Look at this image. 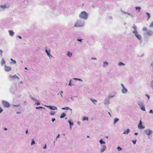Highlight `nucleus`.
I'll list each match as a JSON object with an SVG mask.
<instances>
[{
  "mask_svg": "<svg viewBox=\"0 0 153 153\" xmlns=\"http://www.w3.org/2000/svg\"><path fill=\"white\" fill-rule=\"evenodd\" d=\"M82 120L83 121L84 120H88V118L86 117H83Z\"/></svg>",
  "mask_w": 153,
  "mask_h": 153,
  "instance_id": "nucleus-31",
  "label": "nucleus"
},
{
  "mask_svg": "<svg viewBox=\"0 0 153 153\" xmlns=\"http://www.w3.org/2000/svg\"><path fill=\"white\" fill-rule=\"evenodd\" d=\"M146 15L148 17V19H147V20H148L149 19H150V14L148 12H146Z\"/></svg>",
  "mask_w": 153,
  "mask_h": 153,
  "instance_id": "nucleus-22",
  "label": "nucleus"
},
{
  "mask_svg": "<svg viewBox=\"0 0 153 153\" xmlns=\"http://www.w3.org/2000/svg\"><path fill=\"white\" fill-rule=\"evenodd\" d=\"M68 123L70 125V128H71V126H72L74 125V123L73 122H71L70 120L68 121Z\"/></svg>",
  "mask_w": 153,
  "mask_h": 153,
  "instance_id": "nucleus-25",
  "label": "nucleus"
},
{
  "mask_svg": "<svg viewBox=\"0 0 153 153\" xmlns=\"http://www.w3.org/2000/svg\"><path fill=\"white\" fill-rule=\"evenodd\" d=\"M69 85L70 86H72L73 85L71 84V82H69Z\"/></svg>",
  "mask_w": 153,
  "mask_h": 153,
  "instance_id": "nucleus-49",
  "label": "nucleus"
},
{
  "mask_svg": "<svg viewBox=\"0 0 153 153\" xmlns=\"http://www.w3.org/2000/svg\"><path fill=\"white\" fill-rule=\"evenodd\" d=\"M77 124L78 125H80V122H77Z\"/></svg>",
  "mask_w": 153,
  "mask_h": 153,
  "instance_id": "nucleus-60",
  "label": "nucleus"
},
{
  "mask_svg": "<svg viewBox=\"0 0 153 153\" xmlns=\"http://www.w3.org/2000/svg\"><path fill=\"white\" fill-rule=\"evenodd\" d=\"M118 65L119 66H124L125 65V64L122 62H120L118 63Z\"/></svg>",
  "mask_w": 153,
  "mask_h": 153,
  "instance_id": "nucleus-26",
  "label": "nucleus"
},
{
  "mask_svg": "<svg viewBox=\"0 0 153 153\" xmlns=\"http://www.w3.org/2000/svg\"><path fill=\"white\" fill-rule=\"evenodd\" d=\"M4 130L5 131H6L7 130V128H4Z\"/></svg>",
  "mask_w": 153,
  "mask_h": 153,
  "instance_id": "nucleus-63",
  "label": "nucleus"
},
{
  "mask_svg": "<svg viewBox=\"0 0 153 153\" xmlns=\"http://www.w3.org/2000/svg\"><path fill=\"white\" fill-rule=\"evenodd\" d=\"M122 12L123 13V14H126L127 12H126L123 11H122Z\"/></svg>",
  "mask_w": 153,
  "mask_h": 153,
  "instance_id": "nucleus-56",
  "label": "nucleus"
},
{
  "mask_svg": "<svg viewBox=\"0 0 153 153\" xmlns=\"http://www.w3.org/2000/svg\"><path fill=\"white\" fill-rule=\"evenodd\" d=\"M119 120V119L118 118H115L114 122V123L115 124Z\"/></svg>",
  "mask_w": 153,
  "mask_h": 153,
  "instance_id": "nucleus-29",
  "label": "nucleus"
},
{
  "mask_svg": "<svg viewBox=\"0 0 153 153\" xmlns=\"http://www.w3.org/2000/svg\"><path fill=\"white\" fill-rule=\"evenodd\" d=\"M17 37H18V38H19L20 39H22V37H21L20 36H17Z\"/></svg>",
  "mask_w": 153,
  "mask_h": 153,
  "instance_id": "nucleus-58",
  "label": "nucleus"
},
{
  "mask_svg": "<svg viewBox=\"0 0 153 153\" xmlns=\"http://www.w3.org/2000/svg\"><path fill=\"white\" fill-rule=\"evenodd\" d=\"M11 68L10 67L7 66L6 65H5L4 69L6 71H9L11 70Z\"/></svg>",
  "mask_w": 153,
  "mask_h": 153,
  "instance_id": "nucleus-12",
  "label": "nucleus"
},
{
  "mask_svg": "<svg viewBox=\"0 0 153 153\" xmlns=\"http://www.w3.org/2000/svg\"><path fill=\"white\" fill-rule=\"evenodd\" d=\"M10 60L12 61L14 64H16V61L15 60H13V59H10Z\"/></svg>",
  "mask_w": 153,
  "mask_h": 153,
  "instance_id": "nucleus-41",
  "label": "nucleus"
},
{
  "mask_svg": "<svg viewBox=\"0 0 153 153\" xmlns=\"http://www.w3.org/2000/svg\"><path fill=\"white\" fill-rule=\"evenodd\" d=\"M67 55L68 56L71 58L72 56V53L68 51L67 53Z\"/></svg>",
  "mask_w": 153,
  "mask_h": 153,
  "instance_id": "nucleus-17",
  "label": "nucleus"
},
{
  "mask_svg": "<svg viewBox=\"0 0 153 153\" xmlns=\"http://www.w3.org/2000/svg\"><path fill=\"white\" fill-rule=\"evenodd\" d=\"M3 53V51L1 50H0V55L1 56H2V53Z\"/></svg>",
  "mask_w": 153,
  "mask_h": 153,
  "instance_id": "nucleus-44",
  "label": "nucleus"
},
{
  "mask_svg": "<svg viewBox=\"0 0 153 153\" xmlns=\"http://www.w3.org/2000/svg\"><path fill=\"white\" fill-rule=\"evenodd\" d=\"M142 30L143 31H147V28L146 27H144L143 28Z\"/></svg>",
  "mask_w": 153,
  "mask_h": 153,
  "instance_id": "nucleus-37",
  "label": "nucleus"
},
{
  "mask_svg": "<svg viewBox=\"0 0 153 153\" xmlns=\"http://www.w3.org/2000/svg\"><path fill=\"white\" fill-rule=\"evenodd\" d=\"M130 16L132 18L134 17V15L133 14H131Z\"/></svg>",
  "mask_w": 153,
  "mask_h": 153,
  "instance_id": "nucleus-46",
  "label": "nucleus"
},
{
  "mask_svg": "<svg viewBox=\"0 0 153 153\" xmlns=\"http://www.w3.org/2000/svg\"><path fill=\"white\" fill-rule=\"evenodd\" d=\"M151 66L153 68V62L151 63Z\"/></svg>",
  "mask_w": 153,
  "mask_h": 153,
  "instance_id": "nucleus-59",
  "label": "nucleus"
},
{
  "mask_svg": "<svg viewBox=\"0 0 153 153\" xmlns=\"http://www.w3.org/2000/svg\"><path fill=\"white\" fill-rule=\"evenodd\" d=\"M135 8L138 10H139V12L140 11V10L141 9V7H135Z\"/></svg>",
  "mask_w": 153,
  "mask_h": 153,
  "instance_id": "nucleus-33",
  "label": "nucleus"
},
{
  "mask_svg": "<svg viewBox=\"0 0 153 153\" xmlns=\"http://www.w3.org/2000/svg\"><path fill=\"white\" fill-rule=\"evenodd\" d=\"M35 103L37 105H40V103L39 102H38V101H37H37H35Z\"/></svg>",
  "mask_w": 153,
  "mask_h": 153,
  "instance_id": "nucleus-45",
  "label": "nucleus"
},
{
  "mask_svg": "<svg viewBox=\"0 0 153 153\" xmlns=\"http://www.w3.org/2000/svg\"><path fill=\"white\" fill-rule=\"evenodd\" d=\"M79 17L81 19L86 20L88 19V15L85 11H82L80 14Z\"/></svg>",
  "mask_w": 153,
  "mask_h": 153,
  "instance_id": "nucleus-1",
  "label": "nucleus"
},
{
  "mask_svg": "<svg viewBox=\"0 0 153 153\" xmlns=\"http://www.w3.org/2000/svg\"><path fill=\"white\" fill-rule=\"evenodd\" d=\"M130 131V130L129 129H127L126 130L124 131L123 132V134H128Z\"/></svg>",
  "mask_w": 153,
  "mask_h": 153,
  "instance_id": "nucleus-20",
  "label": "nucleus"
},
{
  "mask_svg": "<svg viewBox=\"0 0 153 153\" xmlns=\"http://www.w3.org/2000/svg\"><path fill=\"white\" fill-rule=\"evenodd\" d=\"M91 59H92V60H97V58H95V57H92L91 58Z\"/></svg>",
  "mask_w": 153,
  "mask_h": 153,
  "instance_id": "nucleus-50",
  "label": "nucleus"
},
{
  "mask_svg": "<svg viewBox=\"0 0 153 153\" xmlns=\"http://www.w3.org/2000/svg\"><path fill=\"white\" fill-rule=\"evenodd\" d=\"M45 52L47 53L48 56L49 57H53L50 54V50H49V51H48L47 50H45Z\"/></svg>",
  "mask_w": 153,
  "mask_h": 153,
  "instance_id": "nucleus-15",
  "label": "nucleus"
},
{
  "mask_svg": "<svg viewBox=\"0 0 153 153\" xmlns=\"http://www.w3.org/2000/svg\"><path fill=\"white\" fill-rule=\"evenodd\" d=\"M146 95L147 96V97H148V99H149V95H148L147 94H146Z\"/></svg>",
  "mask_w": 153,
  "mask_h": 153,
  "instance_id": "nucleus-61",
  "label": "nucleus"
},
{
  "mask_svg": "<svg viewBox=\"0 0 153 153\" xmlns=\"http://www.w3.org/2000/svg\"><path fill=\"white\" fill-rule=\"evenodd\" d=\"M55 112L53 111H51L50 112V114L51 115H53L55 114Z\"/></svg>",
  "mask_w": 153,
  "mask_h": 153,
  "instance_id": "nucleus-32",
  "label": "nucleus"
},
{
  "mask_svg": "<svg viewBox=\"0 0 153 153\" xmlns=\"http://www.w3.org/2000/svg\"><path fill=\"white\" fill-rule=\"evenodd\" d=\"M153 27V22H152L149 25V27Z\"/></svg>",
  "mask_w": 153,
  "mask_h": 153,
  "instance_id": "nucleus-43",
  "label": "nucleus"
},
{
  "mask_svg": "<svg viewBox=\"0 0 153 153\" xmlns=\"http://www.w3.org/2000/svg\"><path fill=\"white\" fill-rule=\"evenodd\" d=\"M63 93V92L62 91H61L60 92V95L61 96V97L62 98L63 97V95L62 94Z\"/></svg>",
  "mask_w": 153,
  "mask_h": 153,
  "instance_id": "nucleus-48",
  "label": "nucleus"
},
{
  "mask_svg": "<svg viewBox=\"0 0 153 153\" xmlns=\"http://www.w3.org/2000/svg\"><path fill=\"white\" fill-rule=\"evenodd\" d=\"M47 148V146H46V145L45 144V146H44V147H43V148L45 149H46Z\"/></svg>",
  "mask_w": 153,
  "mask_h": 153,
  "instance_id": "nucleus-55",
  "label": "nucleus"
},
{
  "mask_svg": "<svg viewBox=\"0 0 153 153\" xmlns=\"http://www.w3.org/2000/svg\"><path fill=\"white\" fill-rule=\"evenodd\" d=\"M149 112L150 113L153 114V111H152V110H150Z\"/></svg>",
  "mask_w": 153,
  "mask_h": 153,
  "instance_id": "nucleus-51",
  "label": "nucleus"
},
{
  "mask_svg": "<svg viewBox=\"0 0 153 153\" xmlns=\"http://www.w3.org/2000/svg\"><path fill=\"white\" fill-rule=\"evenodd\" d=\"M32 141L31 143V145H33V144H35V141H34V140L33 139L32 140Z\"/></svg>",
  "mask_w": 153,
  "mask_h": 153,
  "instance_id": "nucleus-40",
  "label": "nucleus"
},
{
  "mask_svg": "<svg viewBox=\"0 0 153 153\" xmlns=\"http://www.w3.org/2000/svg\"><path fill=\"white\" fill-rule=\"evenodd\" d=\"M5 63V60L3 59H2L1 60V64L2 65H3V64Z\"/></svg>",
  "mask_w": 153,
  "mask_h": 153,
  "instance_id": "nucleus-27",
  "label": "nucleus"
},
{
  "mask_svg": "<svg viewBox=\"0 0 153 153\" xmlns=\"http://www.w3.org/2000/svg\"><path fill=\"white\" fill-rule=\"evenodd\" d=\"M100 143L101 144H105V142L103 141L102 140H101L99 141Z\"/></svg>",
  "mask_w": 153,
  "mask_h": 153,
  "instance_id": "nucleus-30",
  "label": "nucleus"
},
{
  "mask_svg": "<svg viewBox=\"0 0 153 153\" xmlns=\"http://www.w3.org/2000/svg\"><path fill=\"white\" fill-rule=\"evenodd\" d=\"M144 34L147 36H151L153 34V32L151 30H148Z\"/></svg>",
  "mask_w": 153,
  "mask_h": 153,
  "instance_id": "nucleus-9",
  "label": "nucleus"
},
{
  "mask_svg": "<svg viewBox=\"0 0 153 153\" xmlns=\"http://www.w3.org/2000/svg\"><path fill=\"white\" fill-rule=\"evenodd\" d=\"M8 7L6 5H1L0 6V11L4 10L5 9Z\"/></svg>",
  "mask_w": 153,
  "mask_h": 153,
  "instance_id": "nucleus-6",
  "label": "nucleus"
},
{
  "mask_svg": "<svg viewBox=\"0 0 153 153\" xmlns=\"http://www.w3.org/2000/svg\"><path fill=\"white\" fill-rule=\"evenodd\" d=\"M144 132L145 133L148 137H149V135L152 133L153 131L149 129H147L144 130Z\"/></svg>",
  "mask_w": 153,
  "mask_h": 153,
  "instance_id": "nucleus-5",
  "label": "nucleus"
},
{
  "mask_svg": "<svg viewBox=\"0 0 153 153\" xmlns=\"http://www.w3.org/2000/svg\"><path fill=\"white\" fill-rule=\"evenodd\" d=\"M82 39H77V40L78 41H79V42H82Z\"/></svg>",
  "mask_w": 153,
  "mask_h": 153,
  "instance_id": "nucleus-54",
  "label": "nucleus"
},
{
  "mask_svg": "<svg viewBox=\"0 0 153 153\" xmlns=\"http://www.w3.org/2000/svg\"><path fill=\"white\" fill-rule=\"evenodd\" d=\"M85 23L82 22L80 20H78L75 23L74 26L75 27H81L84 26Z\"/></svg>",
  "mask_w": 153,
  "mask_h": 153,
  "instance_id": "nucleus-2",
  "label": "nucleus"
},
{
  "mask_svg": "<svg viewBox=\"0 0 153 153\" xmlns=\"http://www.w3.org/2000/svg\"><path fill=\"white\" fill-rule=\"evenodd\" d=\"M138 127L139 128L141 129H143L145 128V127L142 125V122L141 120L140 121V123L138 126Z\"/></svg>",
  "mask_w": 153,
  "mask_h": 153,
  "instance_id": "nucleus-13",
  "label": "nucleus"
},
{
  "mask_svg": "<svg viewBox=\"0 0 153 153\" xmlns=\"http://www.w3.org/2000/svg\"><path fill=\"white\" fill-rule=\"evenodd\" d=\"M31 99L33 101H37V100L35 99L34 98H33V97L31 96L30 97Z\"/></svg>",
  "mask_w": 153,
  "mask_h": 153,
  "instance_id": "nucleus-34",
  "label": "nucleus"
},
{
  "mask_svg": "<svg viewBox=\"0 0 153 153\" xmlns=\"http://www.w3.org/2000/svg\"><path fill=\"white\" fill-rule=\"evenodd\" d=\"M132 33L139 41H141V36L137 31L135 32H132Z\"/></svg>",
  "mask_w": 153,
  "mask_h": 153,
  "instance_id": "nucleus-3",
  "label": "nucleus"
},
{
  "mask_svg": "<svg viewBox=\"0 0 153 153\" xmlns=\"http://www.w3.org/2000/svg\"><path fill=\"white\" fill-rule=\"evenodd\" d=\"M108 63L106 61H104L103 62V64L102 65V66L104 68L105 67L108 66Z\"/></svg>",
  "mask_w": 153,
  "mask_h": 153,
  "instance_id": "nucleus-19",
  "label": "nucleus"
},
{
  "mask_svg": "<svg viewBox=\"0 0 153 153\" xmlns=\"http://www.w3.org/2000/svg\"><path fill=\"white\" fill-rule=\"evenodd\" d=\"M36 109H40V108H44V109H45V108H43L42 107H41V106L39 107H36Z\"/></svg>",
  "mask_w": 153,
  "mask_h": 153,
  "instance_id": "nucleus-42",
  "label": "nucleus"
},
{
  "mask_svg": "<svg viewBox=\"0 0 153 153\" xmlns=\"http://www.w3.org/2000/svg\"><path fill=\"white\" fill-rule=\"evenodd\" d=\"M59 134L58 135H57V137H56V140H57V138H59Z\"/></svg>",
  "mask_w": 153,
  "mask_h": 153,
  "instance_id": "nucleus-57",
  "label": "nucleus"
},
{
  "mask_svg": "<svg viewBox=\"0 0 153 153\" xmlns=\"http://www.w3.org/2000/svg\"><path fill=\"white\" fill-rule=\"evenodd\" d=\"M132 28L134 29V30L132 32H135L137 31V27L135 25H134L132 26Z\"/></svg>",
  "mask_w": 153,
  "mask_h": 153,
  "instance_id": "nucleus-21",
  "label": "nucleus"
},
{
  "mask_svg": "<svg viewBox=\"0 0 153 153\" xmlns=\"http://www.w3.org/2000/svg\"><path fill=\"white\" fill-rule=\"evenodd\" d=\"M121 85L122 87V93L123 94L126 93L128 91L127 89L125 87L123 84H121Z\"/></svg>",
  "mask_w": 153,
  "mask_h": 153,
  "instance_id": "nucleus-7",
  "label": "nucleus"
},
{
  "mask_svg": "<svg viewBox=\"0 0 153 153\" xmlns=\"http://www.w3.org/2000/svg\"><path fill=\"white\" fill-rule=\"evenodd\" d=\"M106 147L105 145H103L101 149V153L104 152L106 149Z\"/></svg>",
  "mask_w": 153,
  "mask_h": 153,
  "instance_id": "nucleus-14",
  "label": "nucleus"
},
{
  "mask_svg": "<svg viewBox=\"0 0 153 153\" xmlns=\"http://www.w3.org/2000/svg\"><path fill=\"white\" fill-rule=\"evenodd\" d=\"M114 96H115L114 95H109L108 97V99H110V98H113V97H114Z\"/></svg>",
  "mask_w": 153,
  "mask_h": 153,
  "instance_id": "nucleus-36",
  "label": "nucleus"
},
{
  "mask_svg": "<svg viewBox=\"0 0 153 153\" xmlns=\"http://www.w3.org/2000/svg\"><path fill=\"white\" fill-rule=\"evenodd\" d=\"M10 78H16L18 79H19V78L17 76V75L16 74H15L13 76H12L11 75H10Z\"/></svg>",
  "mask_w": 153,
  "mask_h": 153,
  "instance_id": "nucleus-16",
  "label": "nucleus"
},
{
  "mask_svg": "<svg viewBox=\"0 0 153 153\" xmlns=\"http://www.w3.org/2000/svg\"><path fill=\"white\" fill-rule=\"evenodd\" d=\"M46 107L49 108L50 109L53 110H57V108L56 107L54 106L45 105Z\"/></svg>",
  "mask_w": 153,
  "mask_h": 153,
  "instance_id": "nucleus-10",
  "label": "nucleus"
},
{
  "mask_svg": "<svg viewBox=\"0 0 153 153\" xmlns=\"http://www.w3.org/2000/svg\"><path fill=\"white\" fill-rule=\"evenodd\" d=\"M2 103L5 107L7 108L9 107L10 104L8 102L4 100H3L2 101Z\"/></svg>",
  "mask_w": 153,
  "mask_h": 153,
  "instance_id": "nucleus-8",
  "label": "nucleus"
},
{
  "mask_svg": "<svg viewBox=\"0 0 153 153\" xmlns=\"http://www.w3.org/2000/svg\"><path fill=\"white\" fill-rule=\"evenodd\" d=\"M73 79L75 80H78V81H80V82H82V80L80 79H78V78H74Z\"/></svg>",
  "mask_w": 153,
  "mask_h": 153,
  "instance_id": "nucleus-28",
  "label": "nucleus"
},
{
  "mask_svg": "<svg viewBox=\"0 0 153 153\" xmlns=\"http://www.w3.org/2000/svg\"><path fill=\"white\" fill-rule=\"evenodd\" d=\"M19 105H20V104H18L17 105H13V106L14 107H18V106H19Z\"/></svg>",
  "mask_w": 153,
  "mask_h": 153,
  "instance_id": "nucleus-52",
  "label": "nucleus"
},
{
  "mask_svg": "<svg viewBox=\"0 0 153 153\" xmlns=\"http://www.w3.org/2000/svg\"><path fill=\"white\" fill-rule=\"evenodd\" d=\"M8 32H9V34H10V35L11 36H13L14 34V33L12 30H9L8 31Z\"/></svg>",
  "mask_w": 153,
  "mask_h": 153,
  "instance_id": "nucleus-18",
  "label": "nucleus"
},
{
  "mask_svg": "<svg viewBox=\"0 0 153 153\" xmlns=\"http://www.w3.org/2000/svg\"><path fill=\"white\" fill-rule=\"evenodd\" d=\"M126 14H127L128 15H129V16H130L131 14H130V13H127Z\"/></svg>",
  "mask_w": 153,
  "mask_h": 153,
  "instance_id": "nucleus-64",
  "label": "nucleus"
},
{
  "mask_svg": "<svg viewBox=\"0 0 153 153\" xmlns=\"http://www.w3.org/2000/svg\"><path fill=\"white\" fill-rule=\"evenodd\" d=\"M150 86L152 89L153 90V82H151L150 84Z\"/></svg>",
  "mask_w": 153,
  "mask_h": 153,
  "instance_id": "nucleus-38",
  "label": "nucleus"
},
{
  "mask_svg": "<svg viewBox=\"0 0 153 153\" xmlns=\"http://www.w3.org/2000/svg\"><path fill=\"white\" fill-rule=\"evenodd\" d=\"M90 100L92 101L94 103V104H95V102H97V100H92V99H90Z\"/></svg>",
  "mask_w": 153,
  "mask_h": 153,
  "instance_id": "nucleus-35",
  "label": "nucleus"
},
{
  "mask_svg": "<svg viewBox=\"0 0 153 153\" xmlns=\"http://www.w3.org/2000/svg\"><path fill=\"white\" fill-rule=\"evenodd\" d=\"M55 118H53L52 119V122H54L55 120Z\"/></svg>",
  "mask_w": 153,
  "mask_h": 153,
  "instance_id": "nucleus-53",
  "label": "nucleus"
},
{
  "mask_svg": "<svg viewBox=\"0 0 153 153\" xmlns=\"http://www.w3.org/2000/svg\"><path fill=\"white\" fill-rule=\"evenodd\" d=\"M65 115H66L65 114V113H63L61 115V116H60V118H63L65 117Z\"/></svg>",
  "mask_w": 153,
  "mask_h": 153,
  "instance_id": "nucleus-24",
  "label": "nucleus"
},
{
  "mask_svg": "<svg viewBox=\"0 0 153 153\" xmlns=\"http://www.w3.org/2000/svg\"><path fill=\"white\" fill-rule=\"evenodd\" d=\"M138 134V133H137V132H136L134 133V134L135 135H137Z\"/></svg>",
  "mask_w": 153,
  "mask_h": 153,
  "instance_id": "nucleus-62",
  "label": "nucleus"
},
{
  "mask_svg": "<svg viewBox=\"0 0 153 153\" xmlns=\"http://www.w3.org/2000/svg\"><path fill=\"white\" fill-rule=\"evenodd\" d=\"M136 141H137L136 140H134V141H132V143L134 145H135L136 144Z\"/></svg>",
  "mask_w": 153,
  "mask_h": 153,
  "instance_id": "nucleus-47",
  "label": "nucleus"
},
{
  "mask_svg": "<svg viewBox=\"0 0 153 153\" xmlns=\"http://www.w3.org/2000/svg\"><path fill=\"white\" fill-rule=\"evenodd\" d=\"M104 104L106 105L110 104V102L109 99H105L104 101Z\"/></svg>",
  "mask_w": 153,
  "mask_h": 153,
  "instance_id": "nucleus-11",
  "label": "nucleus"
},
{
  "mask_svg": "<svg viewBox=\"0 0 153 153\" xmlns=\"http://www.w3.org/2000/svg\"><path fill=\"white\" fill-rule=\"evenodd\" d=\"M62 110H68V109H70L71 111H72V109L69 108V107H66L64 108H62Z\"/></svg>",
  "mask_w": 153,
  "mask_h": 153,
  "instance_id": "nucleus-23",
  "label": "nucleus"
},
{
  "mask_svg": "<svg viewBox=\"0 0 153 153\" xmlns=\"http://www.w3.org/2000/svg\"><path fill=\"white\" fill-rule=\"evenodd\" d=\"M138 105H139L140 107V109L143 111H145V106L142 102H138L137 103Z\"/></svg>",
  "mask_w": 153,
  "mask_h": 153,
  "instance_id": "nucleus-4",
  "label": "nucleus"
},
{
  "mask_svg": "<svg viewBox=\"0 0 153 153\" xmlns=\"http://www.w3.org/2000/svg\"><path fill=\"white\" fill-rule=\"evenodd\" d=\"M117 149L119 151H120L122 150V149L120 147L118 146L117 148Z\"/></svg>",
  "mask_w": 153,
  "mask_h": 153,
  "instance_id": "nucleus-39",
  "label": "nucleus"
}]
</instances>
